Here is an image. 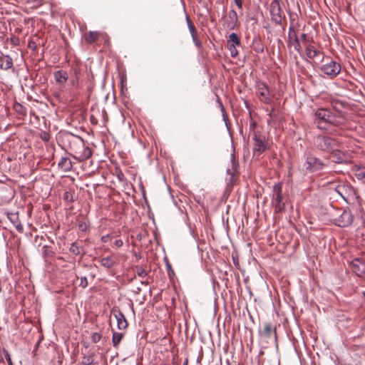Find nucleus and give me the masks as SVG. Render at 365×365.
Segmentation results:
<instances>
[{
	"label": "nucleus",
	"instance_id": "nucleus-1",
	"mask_svg": "<svg viewBox=\"0 0 365 365\" xmlns=\"http://www.w3.org/2000/svg\"><path fill=\"white\" fill-rule=\"evenodd\" d=\"M314 145L323 151L331 152L339 146V142L329 136L319 135L314 139Z\"/></svg>",
	"mask_w": 365,
	"mask_h": 365
},
{
	"label": "nucleus",
	"instance_id": "nucleus-2",
	"mask_svg": "<svg viewBox=\"0 0 365 365\" xmlns=\"http://www.w3.org/2000/svg\"><path fill=\"white\" fill-rule=\"evenodd\" d=\"M305 161L302 165V170L305 173H314L321 170L325 166L324 163L311 153H306Z\"/></svg>",
	"mask_w": 365,
	"mask_h": 365
},
{
	"label": "nucleus",
	"instance_id": "nucleus-3",
	"mask_svg": "<svg viewBox=\"0 0 365 365\" xmlns=\"http://www.w3.org/2000/svg\"><path fill=\"white\" fill-rule=\"evenodd\" d=\"M282 184L277 183L273 187L272 205L274 208L275 213H280L284 210V202L282 195Z\"/></svg>",
	"mask_w": 365,
	"mask_h": 365
},
{
	"label": "nucleus",
	"instance_id": "nucleus-4",
	"mask_svg": "<svg viewBox=\"0 0 365 365\" xmlns=\"http://www.w3.org/2000/svg\"><path fill=\"white\" fill-rule=\"evenodd\" d=\"M321 71L325 75L333 78L336 76L341 71V65L334 60L327 58L321 66Z\"/></svg>",
	"mask_w": 365,
	"mask_h": 365
},
{
	"label": "nucleus",
	"instance_id": "nucleus-5",
	"mask_svg": "<svg viewBox=\"0 0 365 365\" xmlns=\"http://www.w3.org/2000/svg\"><path fill=\"white\" fill-rule=\"evenodd\" d=\"M314 123L320 129H327L328 118L330 115V110L327 108H319L315 112Z\"/></svg>",
	"mask_w": 365,
	"mask_h": 365
},
{
	"label": "nucleus",
	"instance_id": "nucleus-6",
	"mask_svg": "<svg viewBox=\"0 0 365 365\" xmlns=\"http://www.w3.org/2000/svg\"><path fill=\"white\" fill-rule=\"evenodd\" d=\"M240 46V40L238 36L235 33L230 34L227 40V48L232 57H236L238 55L237 46Z\"/></svg>",
	"mask_w": 365,
	"mask_h": 365
},
{
	"label": "nucleus",
	"instance_id": "nucleus-7",
	"mask_svg": "<svg viewBox=\"0 0 365 365\" xmlns=\"http://www.w3.org/2000/svg\"><path fill=\"white\" fill-rule=\"evenodd\" d=\"M270 14L272 16V19L276 24H281L282 20V11L278 1L274 0L271 3Z\"/></svg>",
	"mask_w": 365,
	"mask_h": 365
},
{
	"label": "nucleus",
	"instance_id": "nucleus-8",
	"mask_svg": "<svg viewBox=\"0 0 365 365\" xmlns=\"http://www.w3.org/2000/svg\"><path fill=\"white\" fill-rule=\"evenodd\" d=\"M257 93L261 101L269 103L271 101L269 91L266 83L258 82L257 83Z\"/></svg>",
	"mask_w": 365,
	"mask_h": 365
},
{
	"label": "nucleus",
	"instance_id": "nucleus-9",
	"mask_svg": "<svg viewBox=\"0 0 365 365\" xmlns=\"http://www.w3.org/2000/svg\"><path fill=\"white\" fill-rule=\"evenodd\" d=\"M253 140L255 141L253 155L259 157L263 152L266 150L267 147L264 140L257 136L256 133H254Z\"/></svg>",
	"mask_w": 365,
	"mask_h": 365
},
{
	"label": "nucleus",
	"instance_id": "nucleus-10",
	"mask_svg": "<svg viewBox=\"0 0 365 365\" xmlns=\"http://www.w3.org/2000/svg\"><path fill=\"white\" fill-rule=\"evenodd\" d=\"M336 220L338 226L345 227L352 223L353 216L349 211L344 210Z\"/></svg>",
	"mask_w": 365,
	"mask_h": 365
},
{
	"label": "nucleus",
	"instance_id": "nucleus-11",
	"mask_svg": "<svg viewBox=\"0 0 365 365\" xmlns=\"http://www.w3.org/2000/svg\"><path fill=\"white\" fill-rule=\"evenodd\" d=\"M352 271L358 276L365 274V260L356 258L351 262Z\"/></svg>",
	"mask_w": 365,
	"mask_h": 365
},
{
	"label": "nucleus",
	"instance_id": "nucleus-12",
	"mask_svg": "<svg viewBox=\"0 0 365 365\" xmlns=\"http://www.w3.org/2000/svg\"><path fill=\"white\" fill-rule=\"evenodd\" d=\"M344 117L340 112H332L330 110V115L328 118V125L339 126L344 123Z\"/></svg>",
	"mask_w": 365,
	"mask_h": 365
},
{
	"label": "nucleus",
	"instance_id": "nucleus-13",
	"mask_svg": "<svg viewBox=\"0 0 365 365\" xmlns=\"http://www.w3.org/2000/svg\"><path fill=\"white\" fill-rule=\"evenodd\" d=\"M262 334L266 338L277 339L275 327L269 322L264 324V329L262 331Z\"/></svg>",
	"mask_w": 365,
	"mask_h": 365
},
{
	"label": "nucleus",
	"instance_id": "nucleus-14",
	"mask_svg": "<svg viewBox=\"0 0 365 365\" xmlns=\"http://www.w3.org/2000/svg\"><path fill=\"white\" fill-rule=\"evenodd\" d=\"M114 317L117 321L118 328L119 329H125L128 327V322L124 316V314L120 312H114Z\"/></svg>",
	"mask_w": 365,
	"mask_h": 365
},
{
	"label": "nucleus",
	"instance_id": "nucleus-15",
	"mask_svg": "<svg viewBox=\"0 0 365 365\" xmlns=\"http://www.w3.org/2000/svg\"><path fill=\"white\" fill-rule=\"evenodd\" d=\"M13 67V60L8 55H2L0 56V68L8 70Z\"/></svg>",
	"mask_w": 365,
	"mask_h": 365
},
{
	"label": "nucleus",
	"instance_id": "nucleus-16",
	"mask_svg": "<svg viewBox=\"0 0 365 365\" xmlns=\"http://www.w3.org/2000/svg\"><path fill=\"white\" fill-rule=\"evenodd\" d=\"M68 73L65 71L59 70L54 73V78L60 85H64L68 81Z\"/></svg>",
	"mask_w": 365,
	"mask_h": 365
},
{
	"label": "nucleus",
	"instance_id": "nucleus-17",
	"mask_svg": "<svg viewBox=\"0 0 365 365\" xmlns=\"http://www.w3.org/2000/svg\"><path fill=\"white\" fill-rule=\"evenodd\" d=\"M58 165L63 172H69L73 167L72 162L68 158H62Z\"/></svg>",
	"mask_w": 365,
	"mask_h": 365
},
{
	"label": "nucleus",
	"instance_id": "nucleus-18",
	"mask_svg": "<svg viewBox=\"0 0 365 365\" xmlns=\"http://www.w3.org/2000/svg\"><path fill=\"white\" fill-rule=\"evenodd\" d=\"M82 151L79 153L78 159L80 161H84L88 159L92 155V151L90 148L85 146L84 144L81 143Z\"/></svg>",
	"mask_w": 365,
	"mask_h": 365
},
{
	"label": "nucleus",
	"instance_id": "nucleus-19",
	"mask_svg": "<svg viewBox=\"0 0 365 365\" xmlns=\"http://www.w3.org/2000/svg\"><path fill=\"white\" fill-rule=\"evenodd\" d=\"M321 52L317 50L312 45L307 44L306 46V55L309 58H314L320 55Z\"/></svg>",
	"mask_w": 365,
	"mask_h": 365
},
{
	"label": "nucleus",
	"instance_id": "nucleus-20",
	"mask_svg": "<svg viewBox=\"0 0 365 365\" xmlns=\"http://www.w3.org/2000/svg\"><path fill=\"white\" fill-rule=\"evenodd\" d=\"M99 35L98 31H90L85 34V41L88 43H92L98 39Z\"/></svg>",
	"mask_w": 365,
	"mask_h": 365
},
{
	"label": "nucleus",
	"instance_id": "nucleus-21",
	"mask_svg": "<svg viewBox=\"0 0 365 365\" xmlns=\"http://www.w3.org/2000/svg\"><path fill=\"white\" fill-rule=\"evenodd\" d=\"M100 262L104 267L110 268L115 264V261L112 257L108 256L101 258Z\"/></svg>",
	"mask_w": 365,
	"mask_h": 365
},
{
	"label": "nucleus",
	"instance_id": "nucleus-22",
	"mask_svg": "<svg viewBox=\"0 0 365 365\" xmlns=\"http://www.w3.org/2000/svg\"><path fill=\"white\" fill-rule=\"evenodd\" d=\"M339 147L335 148V150L331 152L333 156L336 157V163H341L342 161L346 160V155L340 150Z\"/></svg>",
	"mask_w": 365,
	"mask_h": 365
},
{
	"label": "nucleus",
	"instance_id": "nucleus-23",
	"mask_svg": "<svg viewBox=\"0 0 365 365\" xmlns=\"http://www.w3.org/2000/svg\"><path fill=\"white\" fill-rule=\"evenodd\" d=\"M81 364L83 365H92L97 364V362L95 361V354L93 353H91L88 355L83 356Z\"/></svg>",
	"mask_w": 365,
	"mask_h": 365
},
{
	"label": "nucleus",
	"instance_id": "nucleus-24",
	"mask_svg": "<svg viewBox=\"0 0 365 365\" xmlns=\"http://www.w3.org/2000/svg\"><path fill=\"white\" fill-rule=\"evenodd\" d=\"M123 337V334L120 332H114L112 337V343L114 347H118Z\"/></svg>",
	"mask_w": 365,
	"mask_h": 365
},
{
	"label": "nucleus",
	"instance_id": "nucleus-25",
	"mask_svg": "<svg viewBox=\"0 0 365 365\" xmlns=\"http://www.w3.org/2000/svg\"><path fill=\"white\" fill-rule=\"evenodd\" d=\"M288 37L290 41H297L298 38L297 32L293 26H290L288 33Z\"/></svg>",
	"mask_w": 365,
	"mask_h": 365
},
{
	"label": "nucleus",
	"instance_id": "nucleus-26",
	"mask_svg": "<svg viewBox=\"0 0 365 365\" xmlns=\"http://www.w3.org/2000/svg\"><path fill=\"white\" fill-rule=\"evenodd\" d=\"M186 21H187L188 29L191 34V36H195L197 34V31H196V29H195L194 24L190 21V19H189L188 16H186Z\"/></svg>",
	"mask_w": 365,
	"mask_h": 365
},
{
	"label": "nucleus",
	"instance_id": "nucleus-27",
	"mask_svg": "<svg viewBox=\"0 0 365 365\" xmlns=\"http://www.w3.org/2000/svg\"><path fill=\"white\" fill-rule=\"evenodd\" d=\"M136 273L141 278H144L147 276V272L140 267H136Z\"/></svg>",
	"mask_w": 365,
	"mask_h": 365
},
{
	"label": "nucleus",
	"instance_id": "nucleus-28",
	"mask_svg": "<svg viewBox=\"0 0 365 365\" xmlns=\"http://www.w3.org/2000/svg\"><path fill=\"white\" fill-rule=\"evenodd\" d=\"M101 337H102L101 334L98 332L92 333L91 336V340L93 343L98 342L101 340Z\"/></svg>",
	"mask_w": 365,
	"mask_h": 365
},
{
	"label": "nucleus",
	"instance_id": "nucleus-29",
	"mask_svg": "<svg viewBox=\"0 0 365 365\" xmlns=\"http://www.w3.org/2000/svg\"><path fill=\"white\" fill-rule=\"evenodd\" d=\"M292 46L294 47V48L299 53L302 51V47L300 46L299 40L297 39V41H291Z\"/></svg>",
	"mask_w": 365,
	"mask_h": 365
},
{
	"label": "nucleus",
	"instance_id": "nucleus-30",
	"mask_svg": "<svg viewBox=\"0 0 365 365\" xmlns=\"http://www.w3.org/2000/svg\"><path fill=\"white\" fill-rule=\"evenodd\" d=\"M70 252H72L74 255H79L80 254V250L79 247L76 245L75 243H73L69 249Z\"/></svg>",
	"mask_w": 365,
	"mask_h": 365
},
{
	"label": "nucleus",
	"instance_id": "nucleus-31",
	"mask_svg": "<svg viewBox=\"0 0 365 365\" xmlns=\"http://www.w3.org/2000/svg\"><path fill=\"white\" fill-rule=\"evenodd\" d=\"M356 176L359 179L365 178V170L364 169H359L356 171Z\"/></svg>",
	"mask_w": 365,
	"mask_h": 365
},
{
	"label": "nucleus",
	"instance_id": "nucleus-32",
	"mask_svg": "<svg viewBox=\"0 0 365 365\" xmlns=\"http://www.w3.org/2000/svg\"><path fill=\"white\" fill-rule=\"evenodd\" d=\"M80 286L83 288H86L88 286V280L86 277L81 278Z\"/></svg>",
	"mask_w": 365,
	"mask_h": 365
},
{
	"label": "nucleus",
	"instance_id": "nucleus-33",
	"mask_svg": "<svg viewBox=\"0 0 365 365\" xmlns=\"http://www.w3.org/2000/svg\"><path fill=\"white\" fill-rule=\"evenodd\" d=\"M192 38L195 46L198 48L201 47L202 44L200 41L198 39L197 34L195 36H192Z\"/></svg>",
	"mask_w": 365,
	"mask_h": 365
},
{
	"label": "nucleus",
	"instance_id": "nucleus-34",
	"mask_svg": "<svg viewBox=\"0 0 365 365\" xmlns=\"http://www.w3.org/2000/svg\"><path fill=\"white\" fill-rule=\"evenodd\" d=\"M301 41L305 43V45L307 46V44H309L308 43L310 42V40L309 38H307V34H302L301 35Z\"/></svg>",
	"mask_w": 365,
	"mask_h": 365
},
{
	"label": "nucleus",
	"instance_id": "nucleus-35",
	"mask_svg": "<svg viewBox=\"0 0 365 365\" xmlns=\"http://www.w3.org/2000/svg\"><path fill=\"white\" fill-rule=\"evenodd\" d=\"M5 358H6V360L7 361L9 365H13L11 359V356L7 351L5 352Z\"/></svg>",
	"mask_w": 365,
	"mask_h": 365
},
{
	"label": "nucleus",
	"instance_id": "nucleus-36",
	"mask_svg": "<svg viewBox=\"0 0 365 365\" xmlns=\"http://www.w3.org/2000/svg\"><path fill=\"white\" fill-rule=\"evenodd\" d=\"M335 190L341 197H344L343 194H342V190H344V187L343 186L337 185L336 187Z\"/></svg>",
	"mask_w": 365,
	"mask_h": 365
},
{
	"label": "nucleus",
	"instance_id": "nucleus-37",
	"mask_svg": "<svg viewBox=\"0 0 365 365\" xmlns=\"http://www.w3.org/2000/svg\"><path fill=\"white\" fill-rule=\"evenodd\" d=\"M113 244L115 247H120L123 245V242L121 240H116L114 241Z\"/></svg>",
	"mask_w": 365,
	"mask_h": 365
},
{
	"label": "nucleus",
	"instance_id": "nucleus-38",
	"mask_svg": "<svg viewBox=\"0 0 365 365\" xmlns=\"http://www.w3.org/2000/svg\"><path fill=\"white\" fill-rule=\"evenodd\" d=\"M255 126H256V123H255V122H252V123H250V130H252L253 134H254V133H255Z\"/></svg>",
	"mask_w": 365,
	"mask_h": 365
},
{
	"label": "nucleus",
	"instance_id": "nucleus-39",
	"mask_svg": "<svg viewBox=\"0 0 365 365\" xmlns=\"http://www.w3.org/2000/svg\"><path fill=\"white\" fill-rule=\"evenodd\" d=\"M235 3L238 6V8L241 9L242 6V0H235Z\"/></svg>",
	"mask_w": 365,
	"mask_h": 365
},
{
	"label": "nucleus",
	"instance_id": "nucleus-40",
	"mask_svg": "<svg viewBox=\"0 0 365 365\" xmlns=\"http://www.w3.org/2000/svg\"><path fill=\"white\" fill-rule=\"evenodd\" d=\"M16 228L18 231L22 232L23 231V226L21 224H18L16 225Z\"/></svg>",
	"mask_w": 365,
	"mask_h": 365
},
{
	"label": "nucleus",
	"instance_id": "nucleus-41",
	"mask_svg": "<svg viewBox=\"0 0 365 365\" xmlns=\"http://www.w3.org/2000/svg\"><path fill=\"white\" fill-rule=\"evenodd\" d=\"M77 83H78V78H77V77L76 78V79H73V80H72V81H71V83H72L73 86L76 85V84H77Z\"/></svg>",
	"mask_w": 365,
	"mask_h": 365
},
{
	"label": "nucleus",
	"instance_id": "nucleus-42",
	"mask_svg": "<svg viewBox=\"0 0 365 365\" xmlns=\"http://www.w3.org/2000/svg\"><path fill=\"white\" fill-rule=\"evenodd\" d=\"M232 13L233 14V16L237 19V13L234 11H232Z\"/></svg>",
	"mask_w": 365,
	"mask_h": 365
},
{
	"label": "nucleus",
	"instance_id": "nucleus-43",
	"mask_svg": "<svg viewBox=\"0 0 365 365\" xmlns=\"http://www.w3.org/2000/svg\"><path fill=\"white\" fill-rule=\"evenodd\" d=\"M220 106H221L222 109L223 110V109H224V108H223V106H222V103H220Z\"/></svg>",
	"mask_w": 365,
	"mask_h": 365
},
{
	"label": "nucleus",
	"instance_id": "nucleus-44",
	"mask_svg": "<svg viewBox=\"0 0 365 365\" xmlns=\"http://www.w3.org/2000/svg\"><path fill=\"white\" fill-rule=\"evenodd\" d=\"M362 294L365 297V291L362 292Z\"/></svg>",
	"mask_w": 365,
	"mask_h": 365
},
{
	"label": "nucleus",
	"instance_id": "nucleus-45",
	"mask_svg": "<svg viewBox=\"0 0 365 365\" xmlns=\"http://www.w3.org/2000/svg\"><path fill=\"white\" fill-rule=\"evenodd\" d=\"M183 365H187V361H186Z\"/></svg>",
	"mask_w": 365,
	"mask_h": 365
},
{
	"label": "nucleus",
	"instance_id": "nucleus-46",
	"mask_svg": "<svg viewBox=\"0 0 365 365\" xmlns=\"http://www.w3.org/2000/svg\"><path fill=\"white\" fill-rule=\"evenodd\" d=\"M199 2H200L202 0H197Z\"/></svg>",
	"mask_w": 365,
	"mask_h": 365
}]
</instances>
